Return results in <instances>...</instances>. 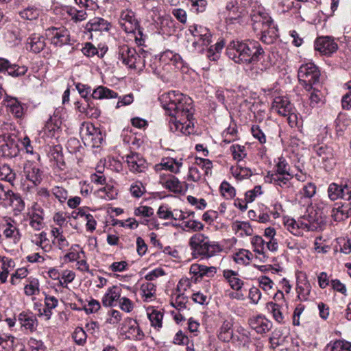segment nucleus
<instances>
[{
  "label": "nucleus",
  "mask_w": 351,
  "mask_h": 351,
  "mask_svg": "<svg viewBox=\"0 0 351 351\" xmlns=\"http://www.w3.org/2000/svg\"><path fill=\"white\" fill-rule=\"evenodd\" d=\"M162 108L169 113L170 130L176 135H189L193 132V107L192 99L178 92L169 91L160 97Z\"/></svg>",
  "instance_id": "1"
},
{
  "label": "nucleus",
  "mask_w": 351,
  "mask_h": 351,
  "mask_svg": "<svg viewBox=\"0 0 351 351\" xmlns=\"http://www.w3.org/2000/svg\"><path fill=\"white\" fill-rule=\"evenodd\" d=\"M226 53L234 62L238 64L253 63L259 71L260 73L269 69L272 63L269 57L265 59V54L258 43L247 44L240 41H232L228 46Z\"/></svg>",
  "instance_id": "2"
},
{
  "label": "nucleus",
  "mask_w": 351,
  "mask_h": 351,
  "mask_svg": "<svg viewBox=\"0 0 351 351\" xmlns=\"http://www.w3.org/2000/svg\"><path fill=\"white\" fill-rule=\"evenodd\" d=\"M250 17L254 30L261 32V40L267 45L274 43L278 36V28L265 8L255 3L252 5Z\"/></svg>",
  "instance_id": "3"
},
{
  "label": "nucleus",
  "mask_w": 351,
  "mask_h": 351,
  "mask_svg": "<svg viewBox=\"0 0 351 351\" xmlns=\"http://www.w3.org/2000/svg\"><path fill=\"white\" fill-rule=\"evenodd\" d=\"M189 245L193 258L208 259L222 251V247L216 241L202 233L193 234L189 241Z\"/></svg>",
  "instance_id": "4"
},
{
  "label": "nucleus",
  "mask_w": 351,
  "mask_h": 351,
  "mask_svg": "<svg viewBox=\"0 0 351 351\" xmlns=\"http://www.w3.org/2000/svg\"><path fill=\"white\" fill-rule=\"evenodd\" d=\"M118 58L128 69L141 72L145 66V58L147 53L142 51L137 53L134 47L128 45H122L118 48Z\"/></svg>",
  "instance_id": "5"
},
{
  "label": "nucleus",
  "mask_w": 351,
  "mask_h": 351,
  "mask_svg": "<svg viewBox=\"0 0 351 351\" xmlns=\"http://www.w3.org/2000/svg\"><path fill=\"white\" fill-rule=\"evenodd\" d=\"M322 221L315 219L311 215H304L298 221L294 219H287L284 221L287 230L294 235L302 234L301 230L316 231L321 228Z\"/></svg>",
  "instance_id": "6"
},
{
  "label": "nucleus",
  "mask_w": 351,
  "mask_h": 351,
  "mask_svg": "<svg viewBox=\"0 0 351 351\" xmlns=\"http://www.w3.org/2000/svg\"><path fill=\"white\" fill-rule=\"evenodd\" d=\"M298 80L307 91H310L313 86H318L320 71L313 62L302 64L298 70Z\"/></svg>",
  "instance_id": "7"
},
{
  "label": "nucleus",
  "mask_w": 351,
  "mask_h": 351,
  "mask_svg": "<svg viewBox=\"0 0 351 351\" xmlns=\"http://www.w3.org/2000/svg\"><path fill=\"white\" fill-rule=\"evenodd\" d=\"M188 31L194 38L192 42L193 49L203 52V46H208L211 43L212 34L210 30L202 25L194 24L189 26Z\"/></svg>",
  "instance_id": "8"
},
{
  "label": "nucleus",
  "mask_w": 351,
  "mask_h": 351,
  "mask_svg": "<svg viewBox=\"0 0 351 351\" xmlns=\"http://www.w3.org/2000/svg\"><path fill=\"white\" fill-rule=\"evenodd\" d=\"M18 142L10 134L0 135V154L3 158H12L19 155Z\"/></svg>",
  "instance_id": "9"
},
{
  "label": "nucleus",
  "mask_w": 351,
  "mask_h": 351,
  "mask_svg": "<svg viewBox=\"0 0 351 351\" xmlns=\"http://www.w3.org/2000/svg\"><path fill=\"white\" fill-rule=\"evenodd\" d=\"M47 36L50 37L51 43L56 47L72 45L74 42V40L71 38L69 30L64 27L48 29Z\"/></svg>",
  "instance_id": "10"
},
{
  "label": "nucleus",
  "mask_w": 351,
  "mask_h": 351,
  "mask_svg": "<svg viewBox=\"0 0 351 351\" xmlns=\"http://www.w3.org/2000/svg\"><path fill=\"white\" fill-rule=\"evenodd\" d=\"M119 24L126 33H134L139 27L136 14L131 9L123 10L121 12Z\"/></svg>",
  "instance_id": "11"
},
{
  "label": "nucleus",
  "mask_w": 351,
  "mask_h": 351,
  "mask_svg": "<svg viewBox=\"0 0 351 351\" xmlns=\"http://www.w3.org/2000/svg\"><path fill=\"white\" fill-rule=\"evenodd\" d=\"M315 152L321 158V162L326 171H331L336 164L333 149L327 145L315 147Z\"/></svg>",
  "instance_id": "12"
},
{
  "label": "nucleus",
  "mask_w": 351,
  "mask_h": 351,
  "mask_svg": "<svg viewBox=\"0 0 351 351\" xmlns=\"http://www.w3.org/2000/svg\"><path fill=\"white\" fill-rule=\"evenodd\" d=\"M29 226L36 231L44 228V210L38 202H34L27 213Z\"/></svg>",
  "instance_id": "13"
},
{
  "label": "nucleus",
  "mask_w": 351,
  "mask_h": 351,
  "mask_svg": "<svg viewBox=\"0 0 351 351\" xmlns=\"http://www.w3.org/2000/svg\"><path fill=\"white\" fill-rule=\"evenodd\" d=\"M293 178L292 173L279 174L276 172H269L265 177V181L278 186L283 191H288L292 188L291 180Z\"/></svg>",
  "instance_id": "14"
},
{
  "label": "nucleus",
  "mask_w": 351,
  "mask_h": 351,
  "mask_svg": "<svg viewBox=\"0 0 351 351\" xmlns=\"http://www.w3.org/2000/svg\"><path fill=\"white\" fill-rule=\"evenodd\" d=\"M125 338L132 341H142L145 334L141 329L138 322L135 319H128L124 326L121 328Z\"/></svg>",
  "instance_id": "15"
},
{
  "label": "nucleus",
  "mask_w": 351,
  "mask_h": 351,
  "mask_svg": "<svg viewBox=\"0 0 351 351\" xmlns=\"http://www.w3.org/2000/svg\"><path fill=\"white\" fill-rule=\"evenodd\" d=\"M338 49L337 43L330 36H322L315 41V49L322 55L330 56Z\"/></svg>",
  "instance_id": "16"
},
{
  "label": "nucleus",
  "mask_w": 351,
  "mask_h": 351,
  "mask_svg": "<svg viewBox=\"0 0 351 351\" xmlns=\"http://www.w3.org/2000/svg\"><path fill=\"white\" fill-rule=\"evenodd\" d=\"M125 161L130 171L133 173H142L147 168L146 160L138 153L130 152L125 156Z\"/></svg>",
  "instance_id": "17"
},
{
  "label": "nucleus",
  "mask_w": 351,
  "mask_h": 351,
  "mask_svg": "<svg viewBox=\"0 0 351 351\" xmlns=\"http://www.w3.org/2000/svg\"><path fill=\"white\" fill-rule=\"evenodd\" d=\"M308 100L307 102L304 103V112L309 114L314 108H318L324 104V98L323 94L317 87L313 86L310 90Z\"/></svg>",
  "instance_id": "18"
},
{
  "label": "nucleus",
  "mask_w": 351,
  "mask_h": 351,
  "mask_svg": "<svg viewBox=\"0 0 351 351\" xmlns=\"http://www.w3.org/2000/svg\"><path fill=\"white\" fill-rule=\"evenodd\" d=\"M159 183L165 189L174 193H182L184 191L183 183L173 175L165 173L160 174Z\"/></svg>",
  "instance_id": "19"
},
{
  "label": "nucleus",
  "mask_w": 351,
  "mask_h": 351,
  "mask_svg": "<svg viewBox=\"0 0 351 351\" xmlns=\"http://www.w3.org/2000/svg\"><path fill=\"white\" fill-rule=\"evenodd\" d=\"M23 174L25 178L35 186L40 184L43 180V172L35 162L27 161L23 167Z\"/></svg>",
  "instance_id": "20"
},
{
  "label": "nucleus",
  "mask_w": 351,
  "mask_h": 351,
  "mask_svg": "<svg viewBox=\"0 0 351 351\" xmlns=\"http://www.w3.org/2000/svg\"><path fill=\"white\" fill-rule=\"evenodd\" d=\"M182 160V158H164L160 163L155 165L154 169L156 171L165 170L176 174L180 171V169L183 165Z\"/></svg>",
  "instance_id": "21"
},
{
  "label": "nucleus",
  "mask_w": 351,
  "mask_h": 351,
  "mask_svg": "<svg viewBox=\"0 0 351 351\" xmlns=\"http://www.w3.org/2000/svg\"><path fill=\"white\" fill-rule=\"evenodd\" d=\"M21 327L29 332L36 330L38 322L36 315L31 311H22L17 316Z\"/></svg>",
  "instance_id": "22"
},
{
  "label": "nucleus",
  "mask_w": 351,
  "mask_h": 351,
  "mask_svg": "<svg viewBox=\"0 0 351 351\" xmlns=\"http://www.w3.org/2000/svg\"><path fill=\"white\" fill-rule=\"evenodd\" d=\"M2 103L14 117L21 119L24 115V104L17 98L5 95Z\"/></svg>",
  "instance_id": "23"
},
{
  "label": "nucleus",
  "mask_w": 351,
  "mask_h": 351,
  "mask_svg": "<svg viewBox=\"0 0 351 351\" xmlns=\"http://www.w3.org/2000/svg\"><path fill=\"white\" fill-rule=\"evenodd\" d=\"M252 329L258 334L263 335L269 332L273 327L272 322L263 315H257L249 320Z\"/></svg>",
  "instance_id": "24"
},
{
  "label": "nucleus",
  "mask_w": 351,
  "mask_h": 351,
  "mask_svg": "<svg viewBox=\"0 0 351 351\" xmlns=\"http://www.w3.org/2000/svg\"><path fill=\"white\" fill-rule=\"evenodd\" d=\"M61 123V121L56 115L50 117L40 132L43 137L45 139L56 138V134L59 132Z\"/></svg>",
  "instance_id": "25"
},
{
  "label": "nucleus",
  "mask_w": 351,
  "mask_h": 351,
  "mask_svg": "<svg viewBox=\"0 0 351 351\" xmlns=\"http://www.w3.org/2000/svg\"><path fill=\"white\" fill-rule=\"evenodd\" d=\"M27 71L25 66H19L15 64H11L7 59L0 58V72L7 71L12 77H19L24 75Z\"/></svg>",
  "instance_id": "26"
},
{
  "label": "nucleus",
  "mask_w": 351,
  "mask_h": 351,
  "mask_svg": "<svg viewBox=\"0 0 351 351\" xmlns=\"http://www.w3.org/2000/svg\"><path fill=\"white\" fill-rule=\"evenodd\" d=\"M272 110L278 114L286 117L293 110V106L287 97H277L273 101Z\"/></svg>",
  "instance_id": "27"
},
{
  "label": "nucleus",
  "mask_w": 351,
  "mask_h": 351,
  "mask_svg": "<svg viewBox=\"0 0 351 351\" xmlns=\"http://www.w3.org/2000/svg\"><path fill=\"white\" fill-rule=\"evenodd\" d=\"M46 46L45 38L38 34H32L27 39L25 47L27 50L34 53H38Z\"/></svg>",
  "instance_id": "28"
},
{
  "label": "nucleus",
  "mask_w": 351,
  "mask_h": 351,
  "mask_svg": "<svg viewBox=\"0 0 351 351\" xmlns=\"http://www.w3.org/2000/svg\"><path fill=\"white\" fill-rule=\"evenodd\" d=\"M223 276L232 290L239 291L242 289L244 282L239 278V275L237 271L231 269H225L223 271Z\"/></svg>",
  "instance_id": "29"
},
{
  "label": "nucleus",
  "mask_w": 351,
  "mask_h": 351,
  "mask_svg": "<svg viewBox=\"0 0 351 351\" xmlns=\"http://www.w3.org/2000/svg\"><path fill=\"white\" fill-rule=\"evenodd\" d=\"M351 215L350 204L336 203L331 210V217L335 221H342Z\"/></svg>",
  "instance_id": "30"
},
{
  "label": "nucleus",
  "mask_w": 351,
  "mask_h": 351,
  "mask_svg": "<svg viewBox=\"0 0 351 351\" xmlns=\"http://www.w3.org/2000/svg\"><path fill=\"white\" fill-rule=\"evenodd\" d=\"M121 289L117 286L110 287L102 298V304L104 306L110 307L116 306L121 298Z\"/></svg>",
  "instance_id": "31"
},
{
  "label": "nucleus",
  "mask_w": 351,
  "mask_h": 351,
  "mask_svg": "<svg viewBox=\"0 0 351 351\" xmlns=\"http://www.w3.org/2000/svg\"><path fill=\"white\" fill-rule=\"evenodd\" d=\"M110 27L111 24L108 21L103 18L95 17L86 23L85 28L88 32H108Z\"/></svg>",
  "instance_id": "32"
},
{
  "label": "nucleus",
  "mask_w": 351,
  "mask_h": 351,
  "mask_svg": "<svg viewBox=\"0 0 351 351\" xmlns=\"http://www.w3.org/2000/svg\"><path fill=\"white\" fill-rule=\"evenodd\" d=\"M53 237L52 240L53 244L62 252L66 250L69 246V243L63 234V230L60 228H53L51 231Z\"/></svg>",
  "instance_id": "33"
},
{
  "label": "nucleus",
  "mask_w": 351,
  "mask_h": 351,
  "mask_svg": "<svg viewBox=\"0 0 351 351\" xmlns=\"http://www.w3.org/2000/svg\"><path fill=\"white\" fill-rule=\"evenodd\" d=\"M226 10L228 12L226 16V21L233 23L235 21L239 20L241 17L242 10L239 7L237 0H230L226 6Z\"/></svg>",
  "instance_id": "34"
},
{
  "label": "nucleus",
  "mask_w": 351,
  "mask_h": 351,
  "mask_svg": "<svg viewBox=\"0 0 351 351\" xmlns=\"http://www.w3.org/2000/svg\"><path fill=\"white\" fill-rule=\"evenodd\" d=\"M311 290V286L306 276L304 278H299L297 282L296 291L298 298L302 301H306L308 299Z\"/></svg>",
  "instance_id": "35"
},
{
  "label": "nucleus",
  "mask_w": 351,
  "mask_h": 351,
  "mask_svg": "<svg viewBox=\"0 0 351 351\" xmlns=\"http://www.w3.org/2000/svg\"><path fill=\"white\" fill-rule=\"evenodd\" d=\"M3 237L11 243L16 245L21 240V234L19 228L10 223H7L3 230Z\"/></svg>",
  "instance_id": "36"
},
{
  "label": "nucleus",
  "mask_w": 351,
  "mask_h": 351,
  "mask_svg": "<svg viewBox=\"0 0 351 351\" xmlns=\"http://www.w3.org/2000/svg\"><path fill=\"white\" fill-rule=\"evenodd\" d=\"M232 229L240 237L251 236L254 232L252 226L247 221H236L232 223Z\"/></svg>",
  "instance_id": "37"
},
{
  "label": "nucleus",
  "mask_w": 351,
  "mask_h": 351,
  "mask_svg": "<svg viewBox=\"0 0 351 351\" xmlns=\"http://www.w3.org/2000/svg\"><path fill=\"white\" fill-rule=\"evenodd\" d=\"M91 97L95 99L118 98V93L106 86H99L93 90Z\"/></svg>",
  "instance_id": "38"
},
{
  "label": "nucleus",
  "mask_w": 351,
  "mask_h": 351,
  "mask_svg": "<svg viewBox=\"0 0 351 351\" xmlns=\"http://www.w3.org/2000/svg\"><path fill=\"white\" fill-rule=\"evenodd\" d=\"M161 60L164 62L169 61L178 69H182L184 66V61L182 57L171 50L164 51L161 55Z\"/></svg>",
  "instance_id": "39"
},
{
  "label": "nucleus",
  "mask_w": 351,
  "mask_h": 351,
  "mask_svg": "<svg viewBox=\"0 0 351 351\" xmlns=\"http://www.w3.org/2000/svg\"><path fill=\"white\" fill-rule=\"evenodd\" d=\"M141 295L145 302H149L155 298L156 286L151 282H146L141 286Z\"/></svg>",
  "instance_id": "40"
},
{
  "label": "nucleus",
  "mask_w": 351,
  "mask_h": 351,
  "mask_svg": "<svg viewBox=\"0 0 351 351\" xmlns=\"http://www.w3.org/2000/svg\"><path fill=\"white\" fill-rule=\"evenodd\" d=\"M58 304V299L52 295H46L45 298V308L43 309V313H40L45 317L47 320H49L52 315L51 310L55 308Z\"/></svg>",
  "instance_id": "41"
},
{
  "label": "nucleus",
  "mask_w": 351,
  "mask_h": 351,
  "mask_svg": "<svg viewBox=\"0 0 351 351\" xmlns=\"http://www.w3.org/2000/svg\"><path fill=\"white\" fill-rule=\"evenodd\" d=\"M253 258L252 253L245 249H241L234 255V261L241 265H247Z\"/></svg>",
  "instance_id": "42"
},
{
  "label": "nucleus",
  "mask_w": 351,
  "mask_h": 351,
  "mask_svg": "<svg viewBox=\"0 0 351 351\" xmlns=\"http://www.w3.org/2000/svg\"><path fill=\"white\" fill-rule=\"evenodd\" d=\"M16 178L15 172L8 164L0 162V179L13 184Z\"/></svg>",
  "instance_id": "43"
},
{
  "label": "nucleus",
  "mask_w": 351,
  "mask_h": 351,
  "mask_svg": "<svg viewBox=\"0 0 351 351\" xmlns=\"http://www.w3.org/2000/svg\"><path fill=\"white\" fill-rule=\"evenodd\" d=\"M326 348L330 351H351V343L345 340H337L330 341Z\"/></svg>",
  "instance_id": "44"
},
{
  "label": "nucleus",
  "mask_w": 351,
  "mask_h": 351,
  "mask_svg": "<svg viewBox=\"0 0 351 351\" xmlns=\"http://www.w3.org/2000/svg\"><path fill=\"white\" fill-rule=\"evenodd\" d=\"M176 297L172 298L171 304L178 311L186 308V303L188 302V297L184 293H175Z\"/></svg>",
  "instance_id": "45"
},
{
  "label": "nucleus",
  "mask_w": 351,
  "mask_h": 351,
  "mask_svg": "<svg viewBox=\"0 0 351 351\" xmlns=\"http://www.w3.org/2000/svg\"><path fill=\"white\" fill-rule=\"evenodd\" d=\"M80 248V246L78 244L72 245L69 248V252H67L64 256V261L68 262H73L79 260L81 258L80 254H85L83 250L78 251Z\"/></svg>",
  "instance_id": "46"
},
{
  "label": "nucleus",
  "mask_w": 351,
  "mask_h": 351,
  "mask_svg": "<svg viewBox=\"0 0 351 351\" xmlns=\"http://www.w3.org/2000/svg\"><path fill=\"white\" fill-rule=\"evenodd\" d=\"M49 240L47 237V233L44 231L35 234L32 239V242L34 243L36 245L41 247L45 252H47L50 247L45 244L46 242H48Z\"/></svg>",
  "instance_id": "47"
},
{
  "label": "nucleus",
  "mask_w": 351,
  "mask_h": 351,
  "mask_svg": "<svg viewBox=\"0 0 351 351\" xmlns=\"http://www.w3.org/2000/svg\"><path fill=\"white\" fill-rule=\"evenodd\" d=\"M232 324L231 321L225 320L221 328L219 334V338L224 341L231 339L232 335Z\"/></svg>",
  "instance_id": "48"
},
{
  "label": "nucleus",
  "mask_w": 351,
  "mask_h": 351,
  "mask_svg": "<svg viewBox=\"0 0 351 351\" xmlns=\"http://www.w3.org/2000/svg\"><path fill=\"white\" fill-rule=\"evenodd\" d=\"M51 192L45 187H37L36 189V200L41 202L44 206L49 204Z\"/></svg>",
  "instance_id": "49"
},
{
  "label": "nucleus",
  "mask_w": 351,
  "mask_h": 351,
  "mask_svg": "<svg viewBox=\"0 0 351 351\" xmlns=\"http://www.w3.org/2000/svg\"><path fill=\"white\" fill-rule=\"evenodd\" d=\"M267 309L272 313L274 319L278 323L284 322V316L280 311L279 304L270 302L267 304Z\"/></svg>",
  "instance_id": "50"
},
{
  "label": "nucleus",
  "mask_w": 351,
  "mask_h": 351,
  "mask_svg": "<svg viewBox=\"0 0 351 351\" xmlns=\"http://www.w3.org/2000/svg\"><path fill=\"white\" fill-rule=\"evenodd\" d=\"M51 194L55 197L56 199L58 200L60 204L64 203L69 197L68 191L61 186H53L51 189Z\"/></svg>",
  "instance_id": "51"
},
{
  "label": "nucleus",
  "mask_w": 351,
  "mask_h": 351,
  "mask_svg": "<svg viewBox=\"0 0 351 351\" xmlns=\"http://www.w3.org/2000/svg\"><path fill=\"white\" fill-rule=\"evenodd\" d=\"M231 171L232 175L238 180L247 178L252 175L250 169L238 165L236 167H232Z\"/></svg>",
  "instance_id": "52"
},
{
  "label": "nucleus",
  "mask_w": 351,
  "mask_h": 351,
  "mask_svg": "<svg viewBox=\"0 0 351 351\" xmlns=\"http://www.w3.org/2000/svg\"><path fill=\"white\" fill-rule=\"evenodd\" d=\"M265 241L260 236H254L251 239L253 251L259 255H264L265 253Z\"/></svg>",
  "instance_id": "53"
},
{
  "label": "nucleus",
  "mask_w": 351,
  "mask_h": 351,
  "mask_svg": "<svg viewBox=\"0 0 351 351\" xmlns=\"http://www.w3.org/2000/svg\"><path fill=\"white\" fill-rule=\"evenodd\" d=\"M148 317L152 326L154 328H161L162 325L163 314L160 311L154 309L148 313Z\"/></svg>",
  "instance_id": "54"
},
{
  "label": "nucleus",
  "mask_w": 351,
  "mask_h": 351,
  "mask_svg": "<svg viewBox=\"0 0 351 351\" xmlns=\"http://www.w3.org/2000/svg\"><path fill=\"white\" fill-rule=\"evenodd\" d=\"M96 128L90 123H84L80 129V135L84 142L90 141V136L95 132Z\"/></svg>",
  "instance_id": "55"
},
{
  "label": "nucleus",
  "mask_w": 351,
  "mask_h": 351,
  "mask_svg": "<svg viewBox=\"0 0 351 351\" xmlns=\"http://www.w3.org/2000/svg\"><path fill=\"white\" fill-rule=\"evenodd\" d=\"M230 150L233 158L239 162L242 160L247 156L245 147L238 144L232 145Z\"/></svg>",
  "instance_id": "56"
},
{
  "label": "nucleus",
  "mask_w": 351,
  "mask_h": 351,
  "mask_svg": "<svg viewBox=\"0 0 351 351\" xmlns=\"http://www.w3.org/2000/svg\"><path fill=\"white\" fill-rule=\"evenodd\" d=\"M193 268L194 272L198 274L199 276H213L217 272L215 267H208L203 265H193Z\"/></svg>",
  "instance_id": "57"
},
{
  "label": "nucleus",
  "mask_w": 351,
  "mask_h": 351,
  "mask_svg": "<svg viewBox=\"0 0 351 351\" xmlns=\"http://www.w3.org/2000/svg\"><path fill=\"white\" fill-rule=\"evenodd\" d=\"M96 193L98 197L106 200L114 199L115 195H117V193H114L112 186H106L101 189H99V190L97 191Z\"/></svg>",
  "instance_id": "58"
},
{
  "label": "nucleus",
  "mask_w": 351,
  "mask_h": 351,
  "mask_svg": "<svg viewBox=\"0 0 351 351\" xmlns=\"http://www.w3.org/2000/svg\"><path fill=\"white\" fill-rule=\"evenodd\" d=\"M273 172L282 173H291L290 172V166L284 157L278 158V161L275 165L274 171Z\"/></svg>",
  "instance_id": "59"
},
{
  "label": "nucleus",
  "mask_w": 351,
  "mask_h": 351,
  "mask_svg": "<svg viewBox=\"0 0 351 351\" xmlns=\"http://www.w3.org/2000/svg\"><path fill=\"white\" fill-rule=\"evenodd\" d=\"M341 187V199L349 202L351 206V181L345 180L340 184Z\"/></svg>",
  "instance_id": "60"
},
{
  "label": "nucleus",
  "mask_w": 351,
  "mask_h": 351,
  "mask_svg": "<svg viewBox=\"0 0 351 351\" xmlns=\"http://www.w3.org/2000/svg\"><path fill=\"white\" fill-rule=\"evenodd\" d=\"M20 15L23 19L32 21L38 19L40 10L35 7H28L20 12Z\"/></svg>",
  "instance_id": "61"
},
{
  "label": "nucleus",
  "mask_w": 351,
  "mask_h": 351,
  "mask_svg": "<svg viewBox=\"0 0 351 351\" xmlns=\"http://www.w3.org/2000/svg\"><path fill=\"white\" fill-rule=\"evenodd\" d=\"M220 191L221 195L227 199H232L236 194L234 188L226 181L221 182Z\"/></svg>",
  "instance_id": "62"
},
{
  "label": "nucleus",
  "mask_w": 351,
  "mask_h": 351,
  "mask_svg": "<svg viewBox=\"0 0 351 351\" xmlns=\"http://www.w3.org/2000/svg\"><path fill=\"white\" fill-rule=\"evenodd\" d=\"M204 227V224L197 220H189L182 223V229L186 231H200Z\"/></svg>",
  "instance_id": "63"
},
{
  "label": "nucleus",
  "mask_w": 351,
  "mask_h": 351,
  "mask_svg": "<svg viewBox=\"0 0 351 351\" xmlns=\"http://www.w3.org/2000/svg\"><path fill=\"white\" fill-rule=\"evenodd\" d=\"M130 192L133 197L139 198L146 192V190L143 183L138 181L130 185Z\"/></svg>",
  "instance_id": "64"
}]
</instances>
